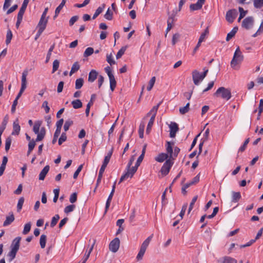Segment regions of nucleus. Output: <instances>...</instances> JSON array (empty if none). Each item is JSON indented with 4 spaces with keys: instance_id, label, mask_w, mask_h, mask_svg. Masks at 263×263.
Returning <instances> with one entry per match:
<instances>
[{
    "instance_id": "nucleus-1",
    "label": "nucleus",
    "mask_w": 263,
    "mask_h": 263,
    "mask_svg": "<svg viewBox=\"0 0 263 263\" xmlns=\"http://www.w3.org/2000/svg\"><path fill=\"white\" fill-rule=\"evenodd\" d=\"M243 60V55L239 47L236 49L233 59L231 62V67L235 70H238L240 68V65Z\"/></svg>"
},
{
    "instance_id": "nucleus-2",
    "label": "nucleus",
    "mask_w": 263,
    "mask_h": 263,
    "mask_svg": "<svg viewBox=\"0 0 263 263\" xmlns=\"http://www.w3.org/2000/svg\"><path fill=\"white\" fill-rule=\"evenodd\" d=\"M143 158L144 157L142 156H140L138 157L135 165L134 166L132 167L131 173L128 172L127 173H125L124 174H123L120 179V181L119 182V183L122 182L123 180L127 179L128 178H132L134 174L137 172V169L139 165H140L141 162L143 161Z\"/></svg>"
},
{
    "instance_id": "nucleus-3",
    "label": "nucleus",
    "mask_w": 263,
    "mask_h": 263,
    "mask_svg": "<svg viewBox=\"0 0 263 263\" xmlns=\"http://www.w3.org/2000/svg\"><path fill=\"white\" fill-rule=\"evenodd\" d=\"M214 96L228 101L232 97L231 90L224 87H219L214 93Z\"/></svg>"
},
{
    "instance_id": "nucleus-4",
    "label": "nucleus",
    "mask_w": 263,
    "mask_h": 263,
    "mask_svg": "<svg viewBox=\"0 0 263 263\" xmlns=\"http://www.w3.org/2000/svg\"><path fill=\"white\" fill-rule=\"evenodd\" d=\"M153 238V235L148 237L142 243L139 252L137 256V260H141L143 257V255L146 250L147 247L148 246L149 242Z\"/></svg>"
},
{
    "instance_id": "nucleus-5",
    "label": "nucleus",
    "mask_w": 263,
    "mask_h": 263,
    "mask_svg": "<svg viewBox=\"0 0 263 263\" xmlns=\"http://www.w3.org/2000/svg\"><path fill=\"white\" fill-rule=\"evenodd\" d=\"M28 71L27 70H25L22 73V80H21V87L20 90L18 93L17 94L15 100H18V99L21 97L22 93L25 90L27 87V79L26 77L28 75Z\"/></svg>"
},
{
    "instance_id": "nucleus-6",
    "label": "nucleus",
    "mask_w": 263,
    "mask_h": 263,
    "mask_svg": "<svg viewBox=\"0 0 263 263\" xmlns=\"http://www.w3.org/2000/svg\"><path fill=\"white\" fill-rule=\"evenodd\" d=\"M105 71L107 73L109 79V83H110V90L113 91H114L116 87L117 82L115 80V78L114 77V76L112 72L111 69L109 66H107L105 68Z\"/></svg>"
},
{
    "instance_id": "nucleus-7",
    "label": "nucleus",
    "mask_w": 263,
    "mask_h": 263,
    "mask_svg": "<svg viewBox=\"0 0 263 263\" xmlns=\"http://www.w3.org/2000/svg\"><path fill=\"white\" fill-rule=\"evenodd\" d=\"M173 163V161L170 159L166 160L161 168L160 172L161 174L164 176L167 175Z\"/></svg>"
},
{
    "instance_id": "nucleus-8",
    "label": "nucleus",
    "mask_w": 263,
    "mask_h": 263,
    "mask_svg": "<svg viewBox=\"0 0 263 263\" xmlns=\"http://www.w3.org/2000/svg\"><path fill=\"white\" fill-rule=\"evenodd\" d=\"M120 247V240L118 238L116 237L114 239L109 243V250L114 252L116 253L119 250Z\"/></svg>"
},
{
    "instance_id": "nucleus-9",
    "label": "nucleus",
    "mask_w": 263,
    "mask_h": 263,
    "mask_svg": "<svg viewBox=\"0 0 263 263\" xmlns=\"http://www.w3.org/2000/svg\"><path fill=\"white\" fill-rule=\"evenodd\" d=\"M237 15V12L236 9H231L227 11L226 13V20L230 23H232L234 21Z\"/></svg>"
},
{
    "instance_id": "nucleus-10",
    "label": "nucleus",
    "mask_w": 263,
    "mask_h": 263,
    "mask_svg": "<svg viewBox=\"0 0 263 263\" xmlns=\"http://www.w3.org/2000/svg\"><path fill=\"white\" fill-rule=\"evenodd\" d=\"M254 20L253 17L248 16L245 18L242 22V27L247 30L251 28L253 25Z\"/></svg>"
},
{
    "instance_id": "nucleus-11",
    "label": "nucleus",
    "mask_w": 263,
    "mask_h": 263,
    "mask_svg": "<svg viewBox=\"0 0 263 263\" xmlns=\"http://www.w3.org/2000/svg\"><path fill=\"white\" fill-rule=\"evenodd\" d=\"M202 77V74L197 70L192 72L193 81L195 85H198L199 83L204 79Z\"/></svg>"
},
{
    "instance_id": "nucleus-12",
    "label": "nucleus",
    "mask_w": 263,
    "mask_h": 263,
    "mask_svg": "<svg viewBox=\"0 0 263 263\" xmlns=\"http://www.w3.org/2000/svg\"><path fill=\"white\" fill-rule=\"evenodd\" d=\"M170 128V136L171 138H174L176 136V133L179 130L178 124L175 122H172L169 125Z\"/></svg>"
},
{
    "instance_id": "nucleus-13",
    "label": "nucleus",
    "mask_w": 263,
    "mask_h": 263,
    "mask_svg": "<svg viewBox=\"0 0 263 263\" xmlns=\"http://www.w3.org/2000/svg\"><path fill=\"white\" fill-rule=\"evenodd\" d=\"M21 240V237L18 236V237H16V238H15L13 239V240L12 241V242L11 243V250H12L17 252L20 248V244Z\"/></svg>"
},
{
    "instance_id": "nucleus-14",
    "label": "nucleus",
    "mask_w": 263,
    "mask_h": 263,
    "mask_svg": "<svg viewBox=\"0 0 263 263\" xmlns=\"http://www.w3.org/2000/svg\"><path fill=\"white\" fill-rule=\"evenodd\" d=\"M219 263H237V260L230 256H224L218 260Z\"/></svg>"
},
{
    "instance_id": "nucleus-15",
    "label": "nucleus",
    "mask_w": 263,
    "mask_h": 263,
    "mask_svg": "<svg viewBox=\"0 0 263 263\" xmlns=\"http://www.w3.org/2000/svg\"><path fill=\"white\" fill-rule=\"evenodd\" d=\"M48 17L45 18L43 17V16H41L37 26L39 28V29H41L43 30H44L46 28L47 24L48 23Z\"/></svg>"
},
{
    "instance_id": "nucleus-16",
    "label": "nucleus",
    "mask_w": 263,
    "mask_h": 263,
    "mask_svg": "<svg viewBox=\"0 0 263 263\" xmlns=\"http://www.w3.org/2000/svg\"><path fill=\"white\" fill-rule=\"evenodd\" d=\"M21 127L18 124V120L17 119L13 123V131L11 133L12 135H18L20 134Z\"/></svg>"
},
{
    "instance_id": "nucleus-17",
    "label": "nucleus",
    "mask_w": 263,
    "mask_h": 263,
    "mask_svg": "<svg viewBox=\"0 0 263 263\" xmlns=\"http://www.w3.org/2000/svg\"><path fill=\"white\" fill-rule=\"evenodd\" d=\"M174 145V142L167 141L166 142V150L168 154H169V157L171 159V158H173V146Z\"/></svg>"
},
{
    "instance_id": "nucleus-18",
    "label": "nucleus",
    "mask_w": 263,
    "mask_h": 263,
    "mask_svg": "<svg viewBox=\"0 0 263 263\" xmlns=\"http://www.w3.org/2000/svg\"><path fill=\"white\" fill-rule=\"evenodd\" d=\"M49 166L48 165H46L40 172L39 174V179L40 180H44L47 174L49 172Z\"/></svg>"
},
{
    "instance_id": "nucleus-19",
    "label": "nucleus",
    "mask_w": 263,
    "mask_h": 263,
    "mask_svg": "<svg viewBox=\"0 0 263 263\" xmlns=\"http://www.w3.org/2000/svg\"><path fill=\"white\" fill-rule=\"evenodd\" d=\"M98 76V72L95 70H91L88 75V81L90 83L93 82Z\"/></svg>"
},
{
    "instance_id": "nucleus-20",
    "label": "nucleus",
    "mask_w": 263,
    "mask_h": 263,
    "mask_svg": "<svg viewBox=\"0 0 263 263\" xmlns=\"http://www.w3.org/2000/svg\"><path fill=\"white\" fill-rule=\"evenodd\" d=\"M63 122H64L63 119H61L57 122V123H56L57 128H56V130H55L54 134H55L56 135L60 136V133H61V128L63 125Z\"/></svg>"
},
{
    "instance_id": "nucleus-21",
    "label": "nucleus",
    "mask_w": 263,
    "mask_h": 263,
    "mask_svg": "<svg viewBox=\"0 0 263 263\" xmlns=\"http://www.w3.org/2000/svg\"><path fill=\"white\" fill-rule=\"evenodd\" d=\"M36 134L37 135V137L35 141L36 142H38V141H40L44 139V138L45 136V134H46V129H45V127H42L40 130V132Z\"/></svg>"
},
{
    "instance_id": "nucleus-22",
    "label": "nucleus",
    "mask_w": 263,
    "mask_h": 263,
    "mask_svg": "<svg viewBox=\"0 0 263 263\" xmlns=\"http://www.w3.org/2000/svg\"><path fill=\"white\" fill-rule=\"evenodd\" d=\"M67 0H62L61 4L57 7L55 10V14L53 16V18L55 19L59 14L60 13L61 10L62 9L64 6L65 5Z\"/></svg>"
},
{
    "instance_id": "nucleus-23",
    "label": "nucleus",
    "mask_w": 263,
    "mask_h": 263,
    "mask_svg": "<svg viewBox=\"0 0 263 263\" xmlns=\"http://www.w3.org/2000/svg\"><path fill=\"white\" fill-rule=\"evenodd\" d=\"M29 1L24 0L23 4L18 11L17 15L23 16V15L25 12L27 5L28 4Z\"/></svg>"
},
{
    "instance_id": "nucleus-24",
    "label": "nucleus",
    "mask_w": 263,
    "mask_h": 263,
    "mask_svg": "<svg viewBox=\"0 0 263 263\" xmlns=\"http://www.w3.org/2000/svg\"><path fill=\"white\" fill-rule=\"evenodd\" d=\"M232 202H237L241 198V194L240 192H232Z\"/></svg>"
},
{
    "instance_id": "nucleus-25",
    "label": "nucleus",
    "mask_w": 263,
    "mask_h": 263,
    "mask_svg": "<svg viewBox=\"0 0 263 263\" xmlns=\"http://www.w3.org/2000/svg\"><path fill=\"white\" fill-rule=\"evenodd\" d=\"M168 157V155L167 154L165 153H161L158 155V156L155 158L156 161L159 162H162L165 160H167V159Z\"/></svg>"
},
{
    "instance_id": "nucleus-26",
    "label": "nucleus",
    "mask_w": 263,
    "mask_h": 263,
    "mask_svg": "<svg viewBox=\"0 0 263 263\" xmlns=\"http://www.w3.org/2000/svg\"><path fill=\"white\" fill-rule=\"evenodd\" d=\"M14 220V216L12 213L9 216L6 217V220L3 223V226L6 227L10 224Z\"/></svg>"
},
{
    "instance_id": "nucleus-27",
    "label": "nucleus",
    "mask_w": 263,
    "mask_h": 263,
    "mask_svg": "<svg viewBox=\"0 0 263 263\" xmlns=\"http://www.w3.org/2000/svg\"><path fill=\"white\" fill-rule=\"evenodd\" d=\"M42 124V121H36L35 122L33 127V131L36 134L40 132V128Z\"/></svg>"
},
{
    "instance_id": "nucleus-28",
    "label": "nucleus",
    "mask_w": 263,
    "mask_h": 263,
    "mask_svg": "<svg viewBox=\"0 0 263 263\" xmlns=\"http://www.w3.org/2000/svg\"><path fill=\"white\" fill-rule=\"evenodd\" d=\"M238 30V28L237 27H234L232 30L228 33L227 37H226V41H230L233 37L234 36L236 33L237 32Z\"/></svg>"
},
{
    "instance_id": "nucleus-29",
    "label": "nucleus",
    "mask_w": 263,
    "mask_h": 263,
    "mask_svg": "<svg viewBox=\"0 0 263 263\" xmlns=\"http://www.w3.org/2000/svg\"><path fill=\"white\" fill-rule=\"evenodd\" d=\"M135 160V155L132 156L130 158L129 162L126 166L125 173H127L128 172L131 173V172H132L131 166L132 165Z\"/></svg>"
},
{
    "instance_id": "nucleus-30",
    "label": "nucleus",
    "mask_w": 263,
    "mask_h": 263,
    "mask_svg": "<svg viewBox=\"0 0 263 263\" xmlns=\"http://www.w3.org/2000/svg\"><path fill=\"white\" fill-rule=\"evenodd\" d=\"M80 68V64L78 62H74L71 67V70L69 73V75L71 76L73 73H75L79 70Z\"/></svg>"
},
{
    "instance_id": "nucleus-31",
    "label": "nucleus",
    "mask_w": 263,
    "mask_h": 263,
    "mask_svg": "<svg viewBox=\"0 0 263 263\" xmlns=\"http://www.w3.org/2000/svg\"><path fill=\"white\" fill-rule=\"evenodd\" d=\"M105 7V5L103 4L101 6L97 8L92 16L93 20L95 19L100 14L103 12Z\"/></svg>"
},
{
    "instance_id": "nucleus-32",
    "label": "nucleus",
    "mask_w": 263,
    "mask_h": 263,
    "mask_svg": "<svg viewBox=\"0 0 263 263\" xmlns=\"http://www.w3.org/2000/svg\"><path fill=\"white\" fill-rule=\"evenodd\" d=\"M173 18L172 17H169L168 20H167V28L166 29V33L165 34V37H166L168 32L172 28L173 26H172V23H173Z\"/></svg>"
},
{
    "instance_id": "nucleus-33",
    "label": "nucleus",
    "mask_w": 263,
    "mask_h": 263,
    "mask_svg": "<svg viewBox=\"0 0 263 263\" xmlns=\"http://www.w3.org/2000/svg\"><path fill=\"white\" fill-rule=\"evenodd\" d=\"M71 104L74 109H78L82 107V103L79 99L72 101Z\"/></svg>"
},
{
    "instance_id": "nucleus-34",
    "label": "nucleus",
    "mask_w": 263,
    "mask_h": 263,
    "mask_svg": "<svg viewBox=\"0 0 263 263\" xmlns=\"http://www.w3.org/2000/svg\"><path fill=\"white\" fill-rule=\"evenodd\" d=\"M202 7V4L197 2L196 4H191L190 6V9L191 11H195L200 9Z\"/></svg>"
},
{
    "instance_id": "nucleus-35",
    "label": "nucleus",
    "mask_w": 263,
    "mask_h": 263,
    "mask_svg": "<svg viewBox=\"0 0 263 263\" xmlns=\"http://www.w3.org/2000/svg\"><path fill=\"white\" fill-rule=\"evenodd\" d=\"M47 236L44 234L41 235L40 239V244L41 248L43 249L45 247L46 243Z\"/></svg>"
},
{
    "instance_id": "nucleus-36",
    "label": "nucleus",
    "mask_w": 263,
    "mask_h": 263,
    "mask_svg": "<svg viewBox=\"0 0 263 263\" xmlns=\"http://www.w3.org/2000/svg\"><path fill=\"white\" fill-rule=\"evenodd\" d=\"M114 193H110L107 199V201H106V205H105V213H106L110 206V202H111V201L112 200V197L114 196Z\"/></svg>"
},
{
    "instance_id": "nucleus-37",
    "label": "nucleus",
    "mask_w": 263,
    "mask_h": 263,
    "mask_svg": "<svg viewBox=\"0 0 263 263\" xmlns=\"http://www.w3.org/2000/svg\"><path fill=\"white\" fill-rule=\"evenodd\" d=\"M93 245H92V246L89 249V251L85 253V254L84 255V256L83 257V261H82V263H86V262L87 261V260L89 258V257L90 256V254L91 252H92V251L93 250Z\"/></svg>"
},
{
    "instance_id": "nucleus-38",
    "label": "nucleus",
    "mask_w": 263,
    "mask_h": 263,
    "mask_svg": "<svg viewBox=\"0 0 263 263\" xmlns=\"http://www.w3.org/2000/svg\"><path fill=\"white\" fill-rule=\"evenodd\" d=\"M84 80L82 78H79L76 80L75 88L77 89H80L83 85Z\"/></svg>"
},
{
    "instance_id": "nucleus-39",
    "label": "nucleus",
    "mask_w": 263,
    "mask_h": 263,
    "mask_svg": "<svg viewBox=\"0 0 263 263\" xmlns=\"http://www.w3.org/2000/svg\"><path fill=\"white\" fill-rule=\"evenodd\" d=\"M190 103H187L184 107L179 108V112L181 114L184 115L190 109Z\"/></svg>"
},
{
    "instance_id": "nucleus-40",
    "label": "nucleus",
    "mask_w": 263,
    "mask_h": 263,
    "mask_svg": "<svg viewBox=\"0 0 263 263\" xmlns=\"http://www.w3.org/2000/svg\"><path fill=\"white\" fill-rule=\"evenodd\" d=\"M154 121L155 119L154 118V117H151V119L148 123L146 130V133L147 134H148L150 132L151 128L154 124Z\"/></svg>"
},
{
    "instance_id": "nucleus-41",
    "label": "nucleus",
    "mask_w": 263,
    "mask_h": 263,
    "mask_svg": "<svg viewBox=\"0 0 263 263\" xmlns=\"http://www.w3.org/2000/svg\"><path fill=\"white\" fill-rule=\"evenodd\" d=\"M12 36L13 35L10 29H8L7 31L6 34V44L7 45H8L11 42Z\"/></svg>"
},
{
    "instance_id": "nucleus-42",
    "label": "nucleus",
    "mask_w": 263,
    "mask_h": 263,
    "mask_svg": "<svg viewBox=\"0 0 263 263\" xmlns=\"http://www.w3.org/2000/svg\"><path fill=\"white\" fill-rule=\"evenodd\" d=\"M160 103H158L157 105L154 106L153 108L149 111L150 113L152 114L151 117H154V119H155L157 110L158 109V108L160 106Z\"/></svg>"
},
{
    "instance_id": "nucleus-43",
    "label": "nucleus",
    "mask_w": 263,
    "mask_h": 263,
    "mask_svg": "<svg viewBox=\"0 0 263 263\" xmlns=\"http://www.w3.org/2000/svg\"><path fill=\"white\" fill-rule=\"evenodd\" d=\"M60 219V216L58 214H56L52 218L51 222L50 223V227L53 228L54 227L57 223L58 220Z\"/></svg>"
},
{
    "instance_id": "nucleus-44",
    "label": "nucleus",
    "mask_w": 263,
    "mask_h": 263,
    "mask_svg": "<svg viewBox=\"0 0 263 263\" xmlns=\"http://www.w3.org/2000/svg\"><path fill=\"white\" fill-rule=\"evenodd\" d=\"M73 121H72L70 119H68L66 120L64 123V129L65 132H67L69 128V127L73 124Z\"/></svg>"
},
{
    "instance_id": "nucleus-45",
    "label": "nucleus",
    "mask_w": 263,
    "mask_h": 263,
    "mask_svg": "<svg viewBox=\"0 0 263 263\" xmlns=\"http://www.w3.org/2000/svg\"><path fill=\"white\" fill-rule=\"evenodd\" d=\"M209 28L208 27L205 29L204 31L202 32L200 35V37L199 39V42H202L204 40L205 36L209 34Z\"/></svg>"
},
{
    "instance_id": "nucleus-46",
    "label": "nucleus",
    "mask_w": 263,
    "mask_h": 263,
    "mask_svg": "<svg viewBox=\"0 0 263 263\" xmlns=\"http://www.w3.org/2000/svg\"><path fill=\"white\" fill-rule=\"evenodd\" d=\"M253 5L256 8H260L263 7V0H253Z\"/></svg>"
},
{
    "instance_id": "nucleus-47",
    "label": "nucleus",
    "mask_w": 263,
    "mask_h": 263,
    "mask_svg": "<svg viewBox=\"0 0 263 263\" xmlns=\"http://www.w3.org/2000/svg\"><path fill=\"white\" fill-rule=\"evenodd\" d=\"M31 227V222H28L24 226L23 234L24 235L27 234L30 231Z\"/></svg>"
},
{
    "instance_id": "nucleus-48",
    "label": "nucleus",
    "mask_w": 263,
    "mask_h": 263,
    "mask_svg": "<svg viewBox=\"0 0 263 263\" xmlns=\"http://www.w3.org/2000/svg\"><path fill=\"white\" fill-rule=\"evenodd\" d=\"M155 81H156L155 77H152L151 78V79L150 80V81H149L148 85L147 87V90L148 91L151 90V89H152V88L153 87V86L154 85Z\"/></svg>"
},
{
    "instance_id": "nucleus-49",
    "label": "nucleus",
    "mask_w": 263,
    "mask_h": 263,
    "mask_svg": "<svg viewBox=\"0 0 263 263\" xmlns=\"http://www.w3.org/2000/svg\"><path fill=\"white\" fill-rule=\"evenodd\" d=\"M93 52L94 50L92 47H88L86 49L83 55L84 57H88L91 55Z\"/></svg>"
},
{
    "instance_id": "nucleus-50",
    "label": "nucleus",
    "mask_w": 263,
    "mask_h": 263,
    "mask_svg": "<svg viewBox=\"0 0 263 263\" xmlns=\"http://www.w3.org/2000/svg\"><path fill=\"white\" fill-rule=\"evenodd\" d=\"M17 252V251L11 250L8 253V256L9 257V261L10 262L12 261L15 258Z\"/></svg>"
},
{
    "instance_id": "nucleus-51",
    "label": "nucleus",
    "mask_w": 263,
    "mask_h": 263,
    "mask_svg": "<svg viewBox=\"0 0 263 263\" xmlns=\"http://www.w3.org/2000/svg\"><path fill=\"white\" fill-rule=\"evenodd\" d=\"M12 139L10 137H9L6 138L5 141V150L6 152H8L10 149V145L11 144Z\"/></svg>"
},
{
    "instance_id": "nucleus-52",
    "label": "nucleus",
    "mask_w": 263,
    "mask_h": 263,
    "mask_svg": "<svg viewBox=\"0 0 263 263\" xmlns=\"http://www.w3.org/2000/svg\"><path fill=\"white\" fill-rule=\"evenodd\" d=\"M75 208H76V206L74 204L69 205L66 206L65 208L64 209V212L66 214H68L70 212H72L74 210V209H75Z\"/></svg>"
},
{
    "instance_id": "nucleus-53",
    "label": "nucleus",
    "mask_w": 263,
    "mask_h": 263,
    "mask_svg": "<svg viewBox=\"0 0 263 263\" xmlns=\"http://www.w3.org/2000/svg\"><path fill=\"white\" fill-rule=\"evenodd\" d=\"M112 15H113L112 12L110 11V9L108 8V10H107L106 13L104 15V17L106 20L110 21L112 19Z\"/></svg>"
},
{
    "instance_id": "nucleus-54",
    "label": "nucleus",
    "mask_w": 263,
    "mask_h": 263,
    "mask_svg": "<svg viewBox=\"0 0 263 263\" xmlns=\"http://www.w3.org/2000/svg\"><path fill=\"white\" fill-rule=\"evenodd\" d=\"M24 202V197H21L19 199V200L18 201L17 204V210L18 212L22 210Z\"/></svg>"
},
{
    "instance_id": "nucleus-55",
    "label": "nucleus",
    "mask_w": 263,
    "mask_h": 263,
    "mask_svg": "<svg viewBox=\"0 0 263 263\" xmlns=\"http://www.w3.org/2000/svg\"><path fill=\"white\" fill-rule=\"evenodd\" d=\"M106 61L110 65H112L114 64H115L116 63V62L115 61V60H114L113 59V57H112V55L111 53L109 54H107V56H106Z\"/></svg>"
},
{
    "instance_id": "nucleus-56",
    "label": "nucleus",
    "mask_w": 263,
    "mask_h": 263,
    "mask_svg": "<svg viewBox=\"0 0 263 263\" xmlns=\"http://www.w3.org/2000/svg\"><path fill=\"white\" fill-rule=\"evenodd\" d=\"M250 141V138H247L244 142L243 145L242 146H240V147L239 148V150H238V152H243V151H245V150L246 149V147H247V145H248V144L249 143Z\"/></svg>"
},
{
    "instance_id": "nucleus-57",
    "label": "nucleus",
    "mask_w": 263,
    "mask_h": 263,
    "mask_svg": "<svg viewBox=\"0 0 263 263\" xmlns=\"http://www.w3.org/2000/svg\"><path fill=\"white\" fill-rule=\"evenodd\" d=\"M197 198H198V196H194L193 198V199L192 200V201L190 203V206H189V210H188V213H190V212L192 210V209L193 208V206H194V205L195 204V203L197 201Z\"/></svg>"
},
{
    "instance_id": "nucleus-58",
    "label": "nucleus",
    "mask_w": 263,
    "mask_h": 263,
    "mask_svg": "<svg viewBox=\"0 0 263 263\" xmlns=\"http://www.w3.org/2000/svg\"><path fill=\"white\" fill-rule=\"evenodd\" d=\"M60 62L58 60H55L53 62L52 73L55 72L59 67Z\"/></svg>"
},
{
    "instance_id": "nucleus-59",
    "label": "nucleus",
    "mask_w": 263,
    "mask_h": 263,
    "mask_svg": "<svg viewBox=\"0 0 263 263\" xmlns=\"http://www.w3.org/2000/svg\"><path fill=\"white\" fill-rule=\"evenodd\" d=\"M66 139H67L66 134L65 133H63L59 139V141H58L59 144L60 145H61L63 143V142H65L66 140Z\"/></svg>"
},
{
    "instance_id": "nucleus-60",
    "label": "nucleus",
    "mask_w": 263,
    "mask_h": 263,
    "mask_svg": "<svg viewBox=\"0 0 263 263\" xmlns=\"http://www.w3.org/2000/svg\"><path fill=\"white\" fill-rule=\"evenodd\" d=\"M126 50V48L124 47H122L117 52L116 54V58L117 59H120L124 54Z\"/></svg>"
},
{
    "instance_id": "nucleus-61",
    "label": "nucleus",
    "mask_w": 263,
    "mask_h": 263,
    "mask_svg": "<svg viewBox=\"0 0 263 263\" xmlns=\"http://www.w3.org/2000/svg\"><path fill=\"white\" fill-rule=\"evenodd\" d=\"M180 36V35L178 33H175L173 35L172 41V43L173 45H175L176 43L179 41Z\"/></svg>"
},
{
    "instance_id": "nucleus-62",
    "label": "nucleus",
    "mask_w": 263,
    "mask_h": 263,
    "mask_svg": "<svg viewBox=\"0 0 263 263\" xmlns=\"http://www.w3.org/2000/svg\"><path fill=\"white\" fill-rule=\"evenodd\" d=\"M59 192H60V189H56L53 190V193L54 194L53 201L55 203L57 202V200L58 199L59 196Z\"/></svg>"
},
{
    "instance_id": "nucleus-63",
    "label": "nucleus",
    "mask_w": 263,
    "mask_h": 263,
    "mask_svg": "<svg viewBox=\"0 0 263 263\" xmlns=\"http://www.w3.org/2000/svg\"><path fill=\"white\" fill-rule=\"evenodd\" d=\"M77 200V194L76 193H72L70 196V198H69V201L71 203H74L75 202H76Z\"/></svg>"
},
{
    "instance_id": "nucleus-64",
    "label": "nucleus",
    "mask_w": 263,
    "mask_h": 263,
    "mask_svg": "<svg viewBox=\"0 0 263 263\" xmlns=\"http://www.w3.org/2000/svg\"><path fill=\"white\" fill-rule=\"evenodd\" d=\"M136 216V210L135 209H133L132 211V213L129 217V220L130 222H133L135 221V218Z\"/></svg>"
}]
</instances>
